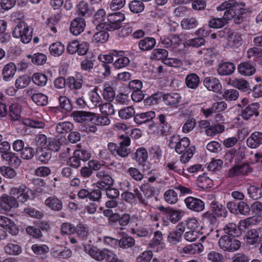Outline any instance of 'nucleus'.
I'll return each mask as SVG.
<instances>
[{
	"instance_id": "f257e3e1",
	"label": "nucleus",
	"mask_w": 262,
	"mask_h": 262,
	"mask_svg": "<svg viewBox=\"0 0 262 262\" xmlns=\"http://www.w3.org/2000/svg\"><path fill=\"white\" fill-rule=\"evenodd\" d=\"M244 3H237L235 0L225 1L216 7L218 11L226 10L221 18L212 17L209 21V26L213 28H221L225 26L228 21L237 16L239 18L244 11Z\"/></svg>"
},
{
	"instance_id": "f03ea898",
	"label": "nucleus",
	"mask_w": 262,
	"mask_h": 262,
	"mask_svg": "<svg viewBox=\"0 0 262 262\" xmlns=\"http://www.w3.org/2000/svg\"><path fill=\"white\" fill-rule=\"evenodd\" d=\"M190 143L188 138H181L179 135H173L170 139L169 146L174 149L178 154H182L180 158V161L182 163H187L194 155V146H190Z\"/></svg>"
},
{
	"instance_id": "7ed1b4c3",
	"label": "nucleus",
	"mask_w": 262,
	"mask_h": 262,
	"mask_svg": "<svg viewBox=\"0 0 262 262\" xmlns=\"http://www.w3.org/2000/svg\"><path fill=\"white\" fill-rule=\"evenodd\" d=\"M32 32L24 21L19 22L14 28L12 35L18 38L24 43H29L32 39Z\"/></svg>"
},
{
	"instance_id": "20e7f679",
	"label": "nucleus",
	"mask_w": 262,
	"mask_h": 262,
	"mask_svg": "<svg viewBox=\"0 0 262 262\" xmlns=\"http://www.w3.org/2000/svg\"><path fill=\"white\" fill-rule=\"evenodd\" d=\"M125 19L124 14L120 12L111 13L107 16V21L104 23L103 27L108 30L118 29Z\"/></svg>"
},
{
	"instance_id": "39448f33",
	"label": "nucleus",
	"mask_w": 262,
	"mask_h": 262,
	"mask_svg": "<svg viewBox=\"0 0 262 262\" xmlns=\"http://www.w3.org/2000/svg\"><path fill=\"white\" fill-rule=\"evenodd\" d=\"M218 35L220 37H227L229 47H237L242 43L241 34L230 29L225 28L223 30L220 31Z\"/></svg>"
},
{
	"instance_id": "423d86ee",
	"label": "nucleus",
	"mask_w": 262,
	"mask_h": 262,
	"mask_svg": "<svg viewBox=\"0 0 262 262\" xmlns=\"http://www.w3.org/2000/svg\"><path fill=\"white\" fill-rule=\"evenodd\" d=\"M219 245L220 248L224 251L233 252L239 248L241 243L234 237L224 235L220 238Z\"/></svg>"
},
{
	"instance_id": "0eeeda50",
	"label": "nucleus",
	"mask_w": 262,
	"mask_h": 262,
	"mask_svg": "<svg viewBox=\"0 0 262 262\" xmlns=\"http://www.w3.org/2000/svg\"><path fill=\"white\" fill-rule=\"evenodd\" d=\"M132 159L142 168L143 170H147L151 168V165L147 161L148 152L144 147L137 148L133 154Z\"/></svg>"
},
{
	"instance_id": "6e6552de",
	"label": "nucleus",
	"mask_w": 262,
	"mask_h": 262,
	"mask_svg": "<svg viewBox=\"0 0 262 262\" xmlns=\"http://www.w3.org/2000/svg\"><path fill=\"white\" fill-rule=\"evenodd\" d=\"M10 193L21 202H25L34 197L32 191L23 185L11 188Z\"/></svg>"
},
{
	"instance_id": "1a4fd4ad",
	"label": "nucleus",
	"mask_w": 262,
	"mask_h": 262,
	"mask_svg": "<svg viewBox=\"0 0 262 262\" xmlns=\"http://www.w3.org/2000/svg\"><path fill=\"white\" fill-rule=\"evenodd\" d=\"M177 250L180 255L185 256L201 253L204 250V246L201 243L192 244L186 246L180 245Z\"/></svg>"
},
{
	"instance_id": "9d476101",
	"label": "nucleus",
	"mask_w": 262,
	"mask_h": 262,
	"mask_svg": "<svg viewBox=\"0 0 262 262\" xmlns=\"http://www.w3.org/2000/svg\"><path fill=\"white\" fill-rule=\"evenodd\" d=\"M159 210L173 224L180 221L184 215V212L183 210L174 209L171 207L165 208L163 206H161L159 207Z\"/></svg>"
},
{
	"instance_id": "9b49d317",
	"label": "nucleus",
	"mask_w": 262,
	"mask_h": 262,
	"mask_svg": "<svg viewBox=\"0 0 262 262\" xmlns=\"http://www.w3.org/2000/svg\"><path fill=\"white\" fill-rule=\"evenodd\" d=\"M18 206L16 199L12 196L4 194L0 196V208L5 211H10L12 209Z\"/></svg>"
},
{
	"instance_id": "f8f14e48",
	"label": "nucleus",
	"mask_w": 262,
	"mask_h": 262,
	"mask_svg": "<svg viewBox=\"0 0 262 262\" xmlns=\"http://www.w3.org/2000/svg\"><path fill=\"white\" fill-rule=\"evenodd\" d=\"M149 246L156 252L162 251L165 248V244L163 241L161 232L157 231L155 232L154 237L149 244Z\"/></svg>"
},
{
	"instance_id": "ddd939ff",
	"label": "nucleus",
	"mask_w": 262,
	"mask_h": 262,
	"mask_svg": "<svg viewBox=\"0 0 262 262\" xmlns=\"http://www.w3.org/2000/svg\"><path fill=\"white\" fill-rule=\"evenodd\" d=\"M187 207L196 212H201L204 209V203L200 199L189 196L184 200Z\"/></svg>"
},
{
	"instance_id": "4468645a",
	"label": "nucleus",
	"mask_w": 262,
	"mask_h": 262,
	"mask_svg": "<svg viewBox=\"0 0 262 262\" xmlns=\"http://www.w3.org/2000/svg\"><path fill=\"white\" fill-rule=\"evenodd\" d=\"M72 116L75 121L86 124L92 123L93 113L85 111H76L73 113Z\"/></svg>"
},
{
	"instance_id": "2eb2a0df",
	"label": "nucleus",
	"mask_w": 262,
	"mask_h": 262,
	"mask_svg": "<svg viewBox=\"0 0 262 262\" xmlns=\"http://www.w3.org/2000/svg\"><path fill=\"white\" fill-rule=\"evenodd\" d=\"M162 99L167 105L177 107L181 101V96L178 93H170L163 94Z\"/></svg>"
},
{
	"instance_id": "dca6fc26",
	"label": "nucleus",
	"mask_w": 262,
	"mask_h": 262,
	"mask_svg": "<svg viewBox=\"0 0 262 262\" xmlns=\"http://www.w3.org/2000/svg\"><path fill=\"white\" fill-rule=\"evenodd\" d=\"M204 86L209 90L215 93H220L222 84L220 80L214 77H207L204 80Z\"/></svg>"
},
{
	"instance_id": "f3484780",
	"label": "nucleus",
	"mask_w": 262,
	"mask_h": 262,
	"mask_svg": "<svg viewBox=\"0 0 262 262\" xmlns=\"http://www.w3.org/2000/svg\"><path fill=\"white\" fill-rule=\"evenodd\" d=\"M262 221V215H254L241 220L238 223V229L245 231L251 226L257 225Z\"/></svg>"
},
{
	"instance_id": "a211bd4d",
	"label": "nucleus",
	"mask_w": 262,
	"mask_h": 262,
	"mask_svg": "<svg viewBox=\"0 0 262 262\" xmlns=\"http://www.w3.org/2000/svg\"><path fill=\"white\" fill-rule=\"evenodd\" d=\"M85 27L84 19L81 18H76L71 21L70 30L71 33L77 36L84 31Z\"/></svg>"
},
{
	"instance_id": "6ab92c4d",
	"label": "nucleus",
	"mask_w": 262,
	"mask_h": 262,
	"mask_svg": "<svg viewBox=\"0 0 262 262\" xmlns=\"http://www.w3.org/2000/svg\"><path fill=\"white\" fill-rule=\"evenodd\" d=\"M0 226L6 228V230L12 235H16L18 230L16 225L9 218L0 215Z\"/></svg>"
},
{
	"instance_id": "aec40b11",
	"label": "nucleus",
	"mask_w": 262,
	"mask_h": 262,
	"mask_svg": "<svg viewBox=\"0 0 262 262\" xmlns=\"http://www.w3.org/2000/svg\"><path fill=\"white\" fill-rule=\"evenodd\" d=\"M262 144V133L255 132L247 139V145L251 148H256Z\"/></svg>"
},
{
	"instance_id": "412c9836",
	"label": "nucleus",
	"mask_w": 262,
	"mask_h": 262,
	"mask_svg": "<svg viewBox=\"0 0 262 262\" xmlns=\"http://www.w3.org/2000/svg\"><path fill=\"white\" fill-rule=\"evenodd\" d=\"M96 177L100 179V181L97 182V186L99 189H104L110 186L113 183V180L111 177L103 171L98 172Z\"/></svg>"
},
{
	"instance_id": "4be33fe9",
	"label": "nucleus",
	"mask_w": 262,
	"mask_h": 262,
	"mask_svg": "<svg viewBox=\"0 0 262 262\" xmlns=\"http://www.w3.org/2000/svg\"><path fill=\"white\" fill-rule=\"evenodd\" d=\"M84 248L85 252L92 258L99 261L104 259V249L100 250L91 245L84 246Z\"/></svg>"
},
{
	"instance_id": "5701e85b",
	"label": "nucleus",
	"mask_w": 262,
	"mask_h": 262,
	"mask_svg": "<svg viewBox=\"0 0 262 262\" xmlns=\"http://www.w3.org/2000/svg\"><path fill=\"white\" fill-rule=\"evenodd\" d=\"M16 72L15 64L9 62L6 64L2 70L3 79L5 81H10L14 77Z\"/></svg>"
},
{
	"instance_id": "b1692460",
	"label": "nucleus",
	"mask_w": 262,
	"mask_h": 262,
	"mask_svg": "<svg viewBox=\"0 0 262 262\" xmlns=\"http://www.w3.org/2000/svg\"><path fill=\"white\" fill-rule=\"evenodd\" d=\"M45 204L50 209L56 211H60L62 208L61 201L54 195L47 198L45 201Z\"/></svg>"
},
{
	"instance_id": "393cba45",
	"label": "nucleus",
	"mask_w": 262,
	"mask_h": 262,
	"mask_svg": "<svg viewBox=\"0 0 262 262\" xmlns=\"http://www.w3.org/2000/svg\"><path fill=\"white\" fill-rule=\"evenodd\" d=\"M237 70L241 75L246 76L252 75L256 72L255 67L249 62L241 63L237 67Z\"/></svg>"
},
{
	"instance_id": "a878e982",
	"label": "nucleus",
	"mask_w": 262,
	"mask_h": 262,
	"mask_svg": "<svg viewBox=\"0 0 262 262\" xmlns=\"http://www.w3.org/2000/svg\"><path fill=\"white\" fill-rule=\"evenodd\" d=\"M259 104L258 103H253L246 107L242 112V116L244 119H248L250 117L259 114L258 110Z\"/></svg>"
},
{
	"instance_id": "bb28decb",
	"label": "nucleus",
	"mask_w": 262,
	"mask_h": 262,
	"mask_svg": "<svg viewBox=\"0 0 262 262\" xmlns=\"http://www.w3.org/2000/svg\"><path fill=\"white\" fill-rule=\"evenodd\" d=\"M156 116L155 113L153 111H148L145 113L136 114L134 118L135 123L138 125L145 123L150 121Z\"/></svg>"
},
{
	"instance_id": "cd10ccee",
	"label": "nucleus",
	"mask_w": 262,
	"mask_h": 262,
	"mask_svg": "<svg viewBox=\"0 0 262 262\" xmlns=\"http://www.w3.org/2000/svg\"><path fill=\"white\" fill-rule=\"evenodd\" d=\"M181 39L178 35H170L161 38V42L165 48L177 47L180 43Z\"/></svg>"
},
{
	"instance_id": "c85d7f7f",
	"label": "nucleus",
	"mask_w": 262,
	"mask_h": 262,
	"mask_svg": "<svg viewBox=\"0 0 262 262\" xmlns=\"http://www.w3.org/2000/svg\"><path fill=\"white\" fill-rule=\"evenodd\" d=\"M211 211L214 217H225L227 215V211L225 207L217 202L211 203Z\"/></svg>"
},
{
	"instance_id": "c756f323",
	"label": "nucleus",
	"mask_w": 262,
	"mask_h": 262,
	"mask_svg": "<svg viewBox=\"0 0 262 262\" xmlns=\"http://www.w3.org/2000/svg\"><path fill=\"white\" fill-rule=\"evenodd\" d=\"M156 45V40L153 37H147L139 41L138 46L139 49L143 51L150 50Z\"/></svg>"
},
{
	"instance_id": "7c9ffc66",
	"label": "nucleus",
	"mask_w": 262,
	"mask_h": 262,
	"mask_svg": "<svg viewBox=\"0 0 262 262\" xmlns=\"http://www.w3.org/2000/svg\"><path fill=\"white\" fill-rule=\"evenodd\" d=\"M165 166L169 170L177 172L180 175H184L185 173L184 168L181 166L178 160L176 159L167 161L165 163Z\"/></svg>"
},
{
	"instance_id": "2f4dec72",
	"label": "nucleus",
	"mask_w": 262,
	"mask_h": 262,
	"mask_svg": "<svg viewBox=\"0 0 262 262\" xmlns=\"http://www.w3.org/2000/svg\"><path fill=\"white\" fill-rule=\"evenodd\" d=\"M235 69V66L233 63L226 62L219 65L217 72L221 75H227L232 74Z\"/></svg>"
},
{
	"instance_id": "473e14b6",
	"label": "nucleus",
	"mask_w": 262,
	"mask_h": 262,
	"mask_svg": "<svg viewBox=\"0 0 262 262\" xmlns=\"http://www.w3.org/2000/svg\"><path fill=\"white\" fill-rule=\"evenodd\" d=\"M228 83L236 89L243 91H248L249 89L248 82L244 79L230 78Z\"/></svg>"
},
{
	"instance_id": "72a5a7b5",
	"label": "nucleus",
	"mask_w": 262,
	"mask_h": 262,
	"mask_svg": "<svg viewBox=\"0 0 262 262\" xmlns=\"http://www.w3.org/2000/svg\"><path fill=\"white\" fill-rule=\"evenodd\" d=\"M55 256L59 258H68L72 255V251L66 248L60 246H57L52 249Z\"/></svg>"
},
{
	"instance_id": "f704fd0d",
	"label": "nucleus",
	"mask_w": 262,
	"mask_h": 262,
	"mask_svg": "<svg viewBox=\"0 0 262 262\" xmlns=\"http://www.w3.org/2000/svg\"><path fill=\"white\" fill-rule=\"evenodd\" d=\"M244 240L247 244L250 245L260 242L257 231L255 229H252L248 231L244 236Z\"/></svg>"
},
{
	"instance_id": "c9c22d12",
	"label": "nucleus",
	"mask_w": 262,
	"mask_h": 262,
	"mask_svg": "<svg viewBox=\"0 0 262 262\" xmlns=\"http://www.w3.org/2000/svg\"><path fill=\"white\" fill-rule=\"evenodd\" d=\"M123 54L122 51L111 50L108 54H100L98 58L103 63H111L113 61V56H122Z\"/></svg>"
},
{
	"instance_id": "e433bc0d",
	"label": "nucleus",
	"mask_w": 262,
	"mask_h": 262,
	"mask_svg": "<svg viewBox=\"0 0 262 262\" xmlns=\"http://www.w3.org/2000/svg\"><path fill=\"white\" fill-rule=\"evenodd\" d=\"M196 183L199 187L203 189L211 188L213 186V180L204 174L198 177Z\"/></svg>"
},
{
	"instance_id": "4c0bfd02",
	"label": "nucleus",
	"mask_w": 262,
	"mask_h": 262,
	"mask_svg": "<svg viewBox=\"0 0 262 262\" xmlns=\"http://www.w3.org/2000/svg\"><path fill=\"white\" fill-rule=\"evenodd\" d=\"M64 45L58 41L52 43L49 48L50 53L54 57L61 56L64 52Z\"/></svg>"
},
{
	"instance_id": "58836bf2",
	"label": "nucleus",
	"mask_w": 262,
	"mask_h": 262,
	"mask_svg": "<svg viewBox=\"0 0 262 262\" xmlns=\"http://www.w3.org/2000/svg\"><path fill=\"white\" fill-rule=\"evenodd\" d=\"M119 234L120 236L122 237L119 241H118L117 245H118L120 247L127 248L134 246L135 244V240L133 238L130 236H128L124 232H119Z\"/></svg>"
},
{
	"instance_id": "ea45409f",
	"label": "nucleus",
	"mask_w": 262,
	"mask_h": 262,
	"mask_svg": "<svg viewBox=\"0 0 262 262\" xmlns=\"http://www.w3.org/2000/svg\"><path fill=\"white\" fill-rule=\"evenodd\" d=\"M32 80L34 84L39 86H45L48 81L47 76L41 72H36L32 76Z\"/></svg>"
},
{
	"instance_id": "a19ab883",
	"label": "nucleus",
	"mask_w": 262,
	"mask_h": 262,
	"mask_svg": "<svg viewBox=\"0 0 262 262\" xmlns=\"http://www.w3.org/2000/svg\"><path fill=\"white\" fill-rule=\"evenodd\" d=\"M5 251L8 254L16 255L21 253V247L15 241L9 243L4 248Z\"/></svg>"
},
{
	"instance_id": "79ce46f5",
	"label": "nucleus",
	"mask_w": 262,
	"mask_h": 262,
	"mask_svg": "<svg viewBox=\"0 0 262 262\" xmlns=\"http://www.w3.org/2000/svg\"><path fill=\"white\" fill-rule=\"evenodd\" d=\"M225 126L223 124H216L210 125L206 130V135L207 136L213 137L224 132Z\"/></svg>"
},
{
	"instance_id": "37998d69",
	"label": "nucleus",
	"mask_w": 262,
	"mask_h": 262,
	"mask_svg": "<svg viewBox=\"0 0 262 262\" xmlns=\"http://www.w3.org/2000/svg\"><path fill=\"white\" fill-rule=\"evenodd\" d=\"M248 192L250 196L254 200L260 198L262 196V184L250 186Z\"/></svg>"
},
{
	"instance_id": "c03bdc74",
	"label": "nucleus",
	"mask_w": 262,
	"mask_h": 262,
	"mask_svg": "<svg viewBox=\"0 0 262 262\" xmlns=\"http://www.w3.org/2000/svg\"><path fill=\"white\" fill-rule=\"evenodd\" d=\"M188 230L200 231L202 226L195 217H190L185 221Z\"/></svg>"
},
{
	"instance_id": "a18cd8bd",
	"label": "nucleus",
	"mask_w": 262,
	"mask_h": 262,
	"mask_svg": "<svg viewBox=\"0 0 262 262\" xmlns=\"http://www.w3.org/2000/svg\"><path fill=\"white\" fill-rule=\"evenodd\" d=\"M27 57L31 58L32 63L37 66L44 64L47 60V56L41 53H35L33 55H28Z\"/></svg>"
},
{
	"instance_id": "49530a36",
	"label": "nucleus",
	"mask_w": 262,
	"mask_h": 262,
	"mask_svg": "<svg viewBox=\"0 0 262 262\" xmlns=\"http://www.w3.org/2000/svg\"><path fill=\"white\" fill-rule=\"evenodd\" d=\"M20 106L17 103H13L9 106V115L13 120H18L21 116Z\"/></svg>"
},
{
	"instance_id": "de8ad7c7",
	"label": "nucleus",
	"mask_w": 262,
	"mask_h": 262,
	"mask_svg": "<svg viewBox=\"0 0 262 262\" xmlns=\"http://www.w3.org/2000/svg\"><path fill=\"white\" fill-rule=\"evenodd\" d=\"M30 82V78L27 75L17 77L15 81V87L17 89H23L26 88Z\"/></svg>"
},
{
	"instance_id": "09e8293b",
	"label": "nucleus",
	"mask_w": 262,
	"mask_h": 262,
	"mask_svg": "<svg viewBox=\"0 0 262 262\" xmlns=\"http://www.w3.org/2000/svg\"><path fill=\"white\" fill-rule=\"evenodd\" d=\"M2 158L9 165L13 166H18L20 163V159L12 152L2 155Z\"/></svg>"
},
{
	"instance_id": "8fccbe9b",
	"label": "nucleus",
	"mask_w": 262,
	"mask_h": 262,
	"mask_svg": "<svg viewBox=\"0 0 262 262\" xmlns=\"http://www.w3.org/2000/svg\"><path fill=\"white\" fill-rule=\"evenodd\" d=\"M185 82L188 88L194 89L199 84L200 78L195 74H191L187 76Z\"/></svg>"
},
{
	"instance_id": "3c124183",
	"label": "nucleus",
	"mask_w": 262,
	"mask_h": 262,
	"mask_svg": "<svg viewBox=\"0 0 262 262\" xmlns=\"http://www.w3.org/2000/svg\"><path fill=\"white\" fill-rule=\"evenodd\" d=\"M164 198L165 201L170 204H174L178 200V194L173 189L166 190L164 193Z\"/></svg>"
},
{
	"instance_id": "603ef678",
	"label": "nucleus",
	"mask_w": 262,
	"mask_h": 262,
	"mask_svg": "<svg viewBox=\"0 0 262 262\" xmlns=\"http://www.w3.org/2000/svg\"><path fill=\"white\" fill-rule=\"evenodd\" d=\"M31 98L33 102L37 105L44 106L47 105L48 102V97L41 93L33 94Z\"/></svg>"
},
{
	"instance_id": "864d4df0",
	"label": "nucleus",
	"mask_w": 262,
	"mask_h": 262,
	"mask_svg": "<svg viewBox=\"0 0 262 262\" xmlns=\"http://www.w3.org/2000/svg\"><path fill=\"white\" fill-rule=\"evenodd\" d=\"M73 125L70 122L58 123L56 126V130L59 134H66L72 130Z\"/></svg>"
},
{
	"instance_id": "5fc2aeb1",
	"label": "nucleus",
	"mask_w": 262,
	"mask_h": 262,
	"mask_svg": "<svg viewBox=\"0 0 262 262\" xmlns=\"http://www.w3.org/2000/svg\"><path fill=\"white\" fill-rule=\"evenodd\" d=\"M247 57L252 58L255 61H257L262 57V49L257 47L250 48L247 51Z\"/></svg>"
},
{
	"instance_id": "6e6d98bb",
	"label": "nucleus",
	"mask_w": 262,
	"mask_h": 262,
	"mask_svg": "<svg viewBox=\"0 0 262 262\" xmlns=\"http://www.w3.org/2000/svg\"><path fill=\"white\" fill-rule=\"evenodd\" d=\"M89 96L94 106H100L102 99L97 92V88H95L89 93Z\"/></svg>"
},
{
	"instance_id": "4d7b16f0",
	"label": "nucleus",
	"mask_w": 262,
	"mask_h": 262,
	"mask_svg": "<svg viewBox=\"0 0 262 262\" xmlns=\"http://www.w3.org/2000/svg\"><path fill=\"white\" fill-rule=\"evenodd\" d=\"M135 114V110L132 106L125 107L121 109L119 112V116L123 119H127L132 117Z\"/></svg>"
},
{
	"instance_id": "13d9d810",
	"label": "nucleus",
	"mask_w": 262,
	"mask_h": 262,
	"mask_svg": "<svg viewBox=\"0 0 262 262\" xmlns=\"http://www.w3.org/2000/svg\"><path fill=\"white\" fill-rule=\"evenodd\" d=\"M198 24L195 18H187L183 19L181 23L182 28L185 30H190L197 27Z\"/></svg>"
},
{
	"instance_id": "bf43d9fd",
	"label": "nucleus",
	"mask_w": 262,
	"mask_h": 262,
	"mask_svg": "<svg viewBox=\"0 0 262 262\" xmlns=\"http://www.w3.org/2000/svg\"><path fill=\"white\" fill-rule=\"evenodd\" d=\"M110 119L106 116H100L93 113L92 123L97 125H107L110 123Z\"/></svg>"
},
{
	"instance_id": "052dcab7",
	"label": "nucleus",
	"mask_w": 262,
	"mask_h": 262,
	"mask_svg": "<svg viewBox=\"0 0 262 262\" xmlns=\"http://www.w3.org/2000/svg\"><path fill=\"white\" fill-rule=\"evenodd\" d=\"M205 44V40L203 37H196L186 40L184 43L185 47H192L198 48Z\"/></svg>"
},
{
	"instance_id": "680f3d73",
	"label": "nucleus",
	"mask_w": 262,
	"mask_h": 262,
	"mask_svg": "<svg viewBox=\"0 0 262 262\" xmlns=\"http://www.w3.org/2000/svg\"><path fill=\"white\" fill-rule=\"evenodd\" d=\"M67 82L68 85L71 89L76 90L80 89L82 84V80L80 77L79 78L69 77L68 78Z\"/></svg>"
},
{
	"instance_id": "e2e57ef3",
	"label": "nucleus",
	"mask_w": 262,
	"mask_h": 262,
	"mask_svg": "<svg viewBox=\"0 0 262 262\" xmlns=\"http://www.w3.org/2000/svg\"><path fill=\"white\" fill-rule=\"evenodd\" d=\"M129 7L132 12L139 13L144 10L145 7L142 1H133L129 4Z\"/></svg>"
},
{
	"instance_id": "0e129e2a",
	"label": "nucleus",
	"mask_w": 262,
	"mask_h": 262,
	"mask_svg": "<svg viewBox=\"0 0 262 262\" xmlns=\"http://www.w3.org/2000/svg\"><path fill=\"white\" fill-rule=\"evenodd\" d=\"M31 249L36 255L45 254L49 251V247L45 244H34L32 246Z\"/></svg>"
},
{
	"instance_id": "69168bd1",
	"label": "nucleus",
	"mask_w": 262,
	"mask_h": 262,
	"mask_svg": "<svg viewBox=\"0 0 262 262\" xmlns=\"http://www.w3.org/2000/svg\"><path fill=\"white\" fill-rule=\"evenodd\" d=\"M99 110L102 114L105 115H113L115 114V109L113 105L110 103H104L100 105Z\"/></svg>"
},
{
	"instance_id": "338daca9",
	"label": "nucleus",
	"mask_w": 262,
	"mask_h": 262,
	"mask_svg": "<svg viewBox=\"0 0 262 262\" xmlns=\"http://www.w3.org/2000/svg\"><path fill=\"white\" fill-rule=\"evenodd\" d=\"M168 52L163 49H157L153 51L152 57L153 59L156 60H161L164 62V60L168 56Z\"/></svg>"
},
{
	"instance_id": "774afa93",
	"label": "nucleus",
	"mask_w": 262,
	"mask_h": 262,
	"mask_svg": "<svg viewBox=\"0 0 262 262\" xmlns=\"http://www.w3.org/2000/svg\"><path fill=\"white\" fill-rule=\"evenodd\" d=\"M238 96V92L234 89L226 90L223 94V98L228 101L235 100Z\"/></svg>"
}]
</instances>
